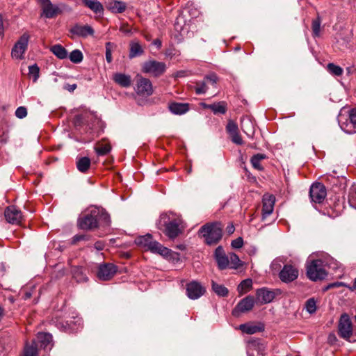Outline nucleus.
I'll list each match as a JSON object with an SVG mask.
<instances>
[{
  "instance_id": "nucleus-2",
  "label": "nucleus",
  "mask_w": 356,
  "mask_h": 356,
  "mask_svg": "<svg viewBox=\"0 0 356 356\" xmlns=\"http://www.w3.org/2000/svg\"><path fill=\"white\" fill-rule=\"evenodd\" d=\"M199 234L209 245L217 244L222 236V226L219 222L206 223L200 227Z\"/></svg>"
},
{
  "instance_id": "nucleus-12",
  "label": "nucleus",
  "mask_w": 356,
  "mask_h": 356,
  "mask_svg": "<svg viewBox=\"0 0 356 356\" xmlns=\"http://www.w3.org/2000/svg\"><path fill=\"white\" fill-rule=\"evenodd\" d=\"M299 275V270L293 265L285 264L279 273L280 280L284 283H290L296 280Z\"/></svg>"
},
{
  "instance_id": "nucleus-38",
  "label": "nucleus",
  "mask_w": 356,
  "mask_h": 356,
  "mask_svg": "<svg viewBox=\"0 0 356 356\" xmlns=\"http://www.w3.org/2000/svg\"><path fill=\"white\" fill-rule=\"evenodd\" d=\"M321 24V19L319 15H318L312 22V35L314 37H318L320 35Z\"/></svg>"
},
{
  "instance_id": "nucleus-8",
  "label": "nucleus",
  "mask_w": 356,
  "mask_h": 356,
  "mask_svg": "<svg viewBox=\"0 0 356 356\" xmlns=\"http://www.w3.org/2000/svg\"><path fill=\"white\" fill-rule=\"evenodd\" d=\"M30 35L28 32H24L19 40L14 44L11 56L15 59L22 60L24 58V54L27 50Z\"/></svg>"
},
{
  "instance_id": "nucleus-57",
  "label": "nucleus",
  "mask_w": 356,
  "mask_h": 356,
  "mask_svg": "<svg viewBox=\"0 0 356 356\" xmlns=\"http://www.w3.org/2000/svg\"><path fill=\"white\" fill-rule=\"evenodd\" d=\"M152 44L157 47V48H160L162 45V42L159 39H156L153 41Z\"/></svg>"
},
{
  "instance_id": "nucleus-46",
  "label": "nucleus",
  "mask_w": 356,
  "mask_h": 356,
  "mask_svg": "<svg viewBox=\"0 0 356 356\" xmlns=\"http://www.w3.org/2000/svg\"><path fill=\"white\" fill-rule=\"evenodd\" d=\"M230 136V138H231V140L236 144V145H242L243 141V139L241 136V135L239 134V132H236V133H234L231 135H229Z\"/></svg>"
},
{
  "instance_id": "nucleus-36",
  "label": "nucleus",
  "mask_w": 356,
  "mask_h": 356,
  "mask_svg": "<svg viewBox=\"0 0 356 356\" xmlns=\"http://www.w3.org/2000/svg\"><path fill=\"white\" fill-rule=\"evenodd\" d=\"M252 282L250 279H246L243 280L238 286V291L240 295H243L252 289Z\"/></svg>"
},
{
  "instance_id": "nucleus-11",
  "label": "nucleus",
  "mask_w": 356,
  "mask_h": 356,
  "mask_svg": "<svg viewBox=\"0 0 356 356\" xmlns=\"http://www.w3.org/2000/svg\"><path fill=\"white\" fill-rule=\"evenodd\" d=\"M136 92L137 95L143 97H147L152 95L154 89L151 81L143 77L141 75H137Z\"/></svg>"
},
{
  "instance_id": "nucleus-44",
  "label": "nucleus",
  "mask_w": 356,
  "mask_h": 356,
  "mask_svg": "<svg viewBox=\"0 0 356 356\" xmlns=\"http://www.w3.org/2000/svg\"><path fill=\"white\" fill-rule=\"evenodd\" d=\"M226 131L229 135L238 131V127L236 123L232 120H229L226 126Z\"/></svg>"
},
{
  "instance_id": "nucleus-63",
  "label": "nucleus",
  "mask_w": 356,
  "mask_h": 356,
  "mask_svg": "<svg viewBox=\"0 0 356 356\" xmlns=\"http://www.w3.org/2000/svg\"><path fill=\"white\" fill-rule=\"evenodd\" d=\"M331 338H333L334 339H336L334 334H330V335L329 336V339H330V340H331Z\"/></svg>"
},
{
  "instance_id": "nucleus-21",
  "label": "nucleus",
  "mask_w": 356,
  "mask_h": 356,
  "mask_svg": "<svg viewBox=\"0 0 356 356\" xmlns=\"http://www.w3.org/2000/svg\"><path fill=\"white\" fill-rule=\"evenodd\" d=\"M71 33L80 37L86 38L88 35H93L94 30L89 25H79L74 26L71 30Z\"/></svg>"
},
{
  "instance_id": "nucleus-22",
  "label": "nucleus",
  "mask_w": 356,
  "mask_h": 356,
  "mask_svg": "<svg viewBox=\"0 0 356 356\" xmlns=\"http://www.w3.org/2000/svg\"><path fill=\"white\" fill-rule=\"evenodd\" d=\"M37 339L41 348L51 350L52 348V336L49 333L40 332L38 334Z\"/></svg>"
},
{
  "instance_id": "nucleus-42",
  "label": "nucleus",
  "mask_w": 356,
  "mask_h": 356,
  "mask_svg": "<svg viewBox=\"0 0 356 356\" xmlns=\"http://www.w3.org/2000/svg\"><path fill=\"white\" fill-rule=\"evenodd\" d=\"M40 74V68L36 65L34 64L29 67V74L30 76L33 77V81L35 82L39 78Z\"/></svg>"
},
{
  "instance_id": "nucleus-18",
  "label": "nucleus",
  "mask_w": 356,
  "mask_h": 356,
  "mask_svg": "<svg viewBox=\"0 0 356 356\" xmlns=\"http://www.w3.org/2000/svg\"><path fill=\"white\" fill-rule=\"evenodd\" d=\"M275 197L273 195L265 194L262 199V218L270 215L274 209Z\"/></svg>"
},
{
  "instance_id": "nucleus-48",
  "label": "nucleus",
  "mask_w": 356,
  "mask_h": 356,
  "mask_svg": "<svg viewBox=\"0 0 356 356\" xmlns=\"http://www.w3.org/2000/svg\"><path fill=\"white\" fill-rule=\"evenodd\" d=\"M349 119L350 123L353 124V127L356 128V108H353L349 111Z\"/></svg>"
},
{
  "instance_id": "nucleus-3",
  "label": "nucleus",
  "mask_w": 356,
  "mask_h": 356,
  "mask_svg": "<svg viewBox=\"0 0 356 356\" xmlns=\"http://www.w3.org/2000/svg\"><path fill=\"white\" fill-rule=\"evenodd\" d=\"M135 244L145 250H149L154 253H158L162 256L167 257L170 254V250L164 247L159 242L154 241L151 234L135 237Z\"/></svg>"
},
{
  "instance_id": "nucleus-28",
  "label": "nucleus",
  "mask_w": 356,
  "mask_h": 356,
  "mask_svg": "<svg viewBox=\"0 0 356 356\" xmlns=\"http://www.w3.org/2000/svg\"><path fill=\"white\" fill-rule=\"evenodd\" d=\"M239 329L244 333L248 334H252L258 332H261L264 330L262 326L251 324H241L239 326Z\"/></svg>"
},
{
  "instance_id": "nucleus-34",
  "label": "nucleus",
  "mask_w": 356,
  "mask_h": 356,
  "mask_svg": "<svg viewBox=\"0 0 356 356\" xmlns=\"http://www.w3.org/2000/svg\"><path fill=\"white\" fill-rule=\"evenodd\" d=\"M229 260V268L233 269H238L243 266V262L240 260L238 256L235 253H229L228 256Z\"/></svg>"
},
{
  "instance_id": "nucleus-31",
  "label": "nucleus",
  "mask_w": 356,
  "mask_h": 356,
  "mask_svg": "<svg viewBox=\"0 0 356 356\" xmlns=\"http://www.w3.org/2000/svg\"><path fill=\"white\" fill-rule=\"evenodd\" d=\"M114 81L122 87H127L131 85V76L123 74L118 73L114 75Z\"/></svg>"
},
{
  "instance_id": "nucleus-10",
  "label": "nucleus",
  "mask_w": 356,
  "mask_h": 356,
  "mask_svg": "<svg viewBox=\"0 0 356 356\" xmlns=\"http://www.w3.org/2000/svg\"><path fill=\"white\" fill-rule=\"evenodd\" d=\"M218 77L215 73H211L206 75L203 81H197L195 86V92L197 95L205 94L208 90V83L213 87L216 88Z\"/></svg>"
},
{
  "instance_id": "nucleus-17",
  "label": "nucleus",
  "mask_w": 356,
  "mask_h": 356,
  "mask_svg": "<svg viewBox=\"0 0 356 356\" xmlns=\"http://www.w3.org/2000/svg\"><path fill=\"white\" fill-rule=\"evenodd\" d=\"M205 293V289L200 283L192 281L186 285V293L190 299L195 300Z\"/></svg>"
},
{
  "instance_id": "nucleus-4",
  "label": "nucleus",
  "mask_w": 356,
  "mask_h": 356,
  "mask_svg": "<svg viewBox=\"0 0 356 356\" xmlns=\"http://www.w3.org/2000/svg\"><path fill=\"white\" fill-rule=\"evenodd\" d=\"M307 276L312 281L322 280L327 276L324 262L321 259H313L307 262Z\"/></svg>"
},
{
  "instance_id": "nucleus-27",
  "label": "nucleus",
  "mask_w": 356,
  "mask_h": 356,
  "mask_svg": "<svg viewBox=\"0 0 356 356\" xmlns=\"http://www.w3.org/2000/svg\"><path fill=\"white\" fill-rule=\"evenodd\" d=\"M206 107L211 110L214 114H225L227 112V104L223 101L209 104Z\"/></svg>"
},
{
  "instance_id": "nucleus-15",
  "label": "nucleus",
  "mask_w": 356,
  "mask_h": 356,
  "mask_svg": "<svg viewBox=\"0 0 356 356\" xmlns=\"http://www.w3.org/2000/svg\"><path fill=\"white\" fill-rule=\"evenodd\" d=\"M6 221L10 224L19 225L23 219L22 211L15 206L8 207L4 211Z\"/></svg>"
},
{
  "instance_id": "nucleus-58",
  "label": "nucleus",
  "mask_w": 356,
  "mask_h": 356,
  "mask_svg": "<svg viewBox=\"0 0 356 356\" xmlns=\"http://www.w3.org/2000/svg\"><path fill=\"white\" fill-rule=\"evenodd\" d=\"M4 316V309L0 306V321Z\"/></svg>"
},
{
  "instance_id": "nucleus-56",
  "label": "nucleus",
  "mask_w": 356,
  "mask_h": 356,
  "mask_svg": "<svg viewBox=\"0 0 356 356\" xmlns=\"http://www.w3.org/2000/svg\"><path fill=\"white\" fill-rule=\"evenodd\" d=\"M130 51H129V57H134V42L131 41L129 43Z\"/></svg>"
},
{
  "instance_id": "nucleus-43",
  "label": "nucleus",
  "mask_w": 356,
  "mask_h": 356,
  "mask_svg": "<svg viewBox=\"0 0 356 356\" xmlns=\"http://www.w3.org/2000/svg\"><path fill=\"white\" fill-rule=\"evenodd\" d=\"M115 45L110 42L106 43V61L110 63L113 60L112 58V51Z\"/></svg>"
},
{
  "instance_id": "nucleus-51",
  "label": "nucleus",
  "mask_w": 356,
  "mask_h": 356,
  "mask_svg": "<svg viewBox=\"0 0 356 356\" xmlns=\"http://www.w3.org/2000/svg\"><path fill=\"white\" fill-rule=\"evenodd\" d=\"M120 31L124 34H128L131 32V28L127 24H122L120 29Z\"/></svg>"
},
{
  "instance_id": "nucleus-35",
  "label": "nucleus",
  "mask_w": 356,
  "mask_h": 356,
  "mask_svg": "<svg viewBox=\"0 0 356 356\" xmlns=\"http://www.w3.org/2000/svg\"><path fill=\"white\" fill-rule=\"evenodd\" d=\"M212 289L219 296L226 297L228 295V289L222 284H219L212 281Z\"/></svg>"
},
{
  "instance_id": "nucleus-41",
  "label": "nucleus",
  "mask_w": 356,
  "mask_h": 356,
  "mask_svg": "<svg viewBox=\"0 0 356 356\" xmlns=\"http://www.w3.org/2000/svg\"><path fill=\"white\" fill-rule=\"evenodd\" d=\"M305 307L309 314H314L316 311V302L314 298L308 299L305 305Z\"/></svg>"
},
{
  "instance_id": "nucleus-52",
  "label": "nucleus",
  "mask_w": 356,
  "mask_h": 356,
  "mask_svg": "<svg viewBox=\"0 0 356 356\" xmlns=\"http://www.w3.org/2000/svg\"><path fill=\"white\" fill-rule=\"evenodd\" d=\"M104 246H105L104 243L101 241H97L94 244L95 248L97 249V250H102L104 248Z\"/></svg>"
},
{
  "instance_id": "nucleus-16",
  "label": "nucleus",
  "mask_w": 356,
  "mask_h": 356,
  "mask_svg": "<svg viewBox=\"0 0 356 356\" xmlns=\"http://www.w3.org/2000/svg\"><path fill=\"white\" fill-rule=\"evenodd\" d=\"M254 305V300L252 296H248L242 299L232 311V315L238 317L241 313L250 311Z\"/></svg>"
},
{
  "instance_id": "nucleus-14",
  "label": "nucleus",
  "mask_w": 356,
  "mask_h": 356,
  "mask_svg": "<svg viewBox=\"0 0 356 356\" xmlns=\"http://www.w3.org/2000/svg\"><path fill=\"white\" fill-rule=\"evenodd\" d=\"M117 272V266L113 264L105 263L99 265L97 277L103 281L111 280Z\"/></svg>"
},
{
  "instance_id": "nucleus-13",
  "label": "nucleus",
  "mask_w": 356,
  "mask_h": 356,
  "mask_svg": "<svg viewBox=\"0 0 356 356\" xmlns=\"http://www.w3.org/2000/svg\"><path fill=\"white\" fill-rule=\"evenodd\" d=\"M326 195V189L323 184L316 183L312 185L309 196L312 202L320 204L323 202Z\"/></svg>"
},
{
  "instance_id": "nucleus-19",
  "label": "nucleus",
  "mask_w": 356,
  "mask_h": 356,
  "mask_svg": "<svg viewBox=\"0 0 356 356\" xmlns=\"http://www.w3.org/2000/svg\"><path fill=\"white\" fill-rule=\"evenodd\" d=\"M214 257L220 270H225L229 267V260L222 246H218L216 249Z\"/></svg>"
},
{
  "instance_id": "nucleus-39",
  "label": "nucleus",
  "mask_w": 356,
  "mask_h": 356,
  "mask_svg": "<svg viewBox=\"0 0 356 356\" xmlns=\"http://www.w3.org/2000/svg\"><path fill=\"white\" fill-rule=\"evenodd\" d=\"M70 60L74 63H79L83 60V54L79 49L73 50L69 55Z\"/></svg>"
},
{
  "instance_id": "nucleus-33",
  "label": "nucleus",
  "mask_w": 356,
  "mask_h": 356,
  "mask_svg": "<svg viewBox=\"0 0 356 356\" xmlns=\"http://www.w3.org/2000/svg\"><path fill=\"white\" fill-rule=\"evenodd\" d=\"M22 356H38L37 343L33 341L31 345L26 343Z\"/></svg>"
},
{
  "instance_id": "nucleus-23",
  "label": "nucleus",
  "mask_w": 356,
  "mask_h": 356,
  "mask_svg": "<svg viewBox=\"0 0 356 356\" xmlns=\"http://www.w3.org/2000/svg\"><path fill=\"white\" fill-rule=\"evenodd\" d=\"M257 296L258 299L261 300L262 302L268 303L275 298V294L272 291L266 289H260L257 291Z\"/></svg>"
},
{
  "instance_id": "nucleus-26",
  "label": "nucleus",
  "mask_w": 356,
  "mask_h": 356,
  "mask_svg": "<svg viewBox=\"0 0 356 356\" xmlns=\"http://www.w3.org/2000/svg\"><path fill=\"white\" fill-rule=\"evenodd\" d=\"M107 8L114 13H121L125 10L126 5L122 1H111L108 3Z\"/></svg>"
},
{
  "instance_id": "nucleus-9",
  "label": "nucleus",
  "mask_w": 356,
  "mask_h": 356,
  "mask_svg": "<svg viewBox=\"0 0 356 356\" xmlns=\"http://www.w3.org/2000/svg\"><path fill=\"white\" fill-rule=\"evenodd\" d=\"M338 330V333L340 337L346 340H350L353 334V324L347 314H343L341 316L339 321Z\"/></svg>"
},
{
  "instance_id": "nucleus-61",
  "label": "nucleus",
  "mask_w": 356,
  "mask_h": 356,
  "mask_svg": "<svg viewBox=\"0 0 356 356\" xmlns=\"http://www.w3.org/2000/svg\"><path fill=\"white\" fill-rule=\"evenodd\" d=\"M131 254L130 252H125L123 253V256H124L126 258H129L131 257Z\"/></svg>"
},
{
  "instance_id": "nucleus-32",
  "label": "nucleus",
  "mask_w": 356,
  "mask_h": 356,
  "mask_svg": "<svg viewBox=\"0 0 356 356\" xmlns=\"http://www.w3.org/2000/svg\"><path fill=\"white\" fill-rule=\"evenodd\" d=\"M90 166V159L88 157H81L76 161V168L81 172H86Z\"/></svg>"
},
{
  "instance_id": "nucleus-62",
  "label": "nucleus",
  "mask_w": 356,
  "mask_h": 356,
  "mask_svg": "<svg viewBox=\"0 0 356 356\" xmlns=\"http://www.w3.org/2000/svg\"><path fill=\"white\" fill-rule=\"evenodd\" d=\"M346 132L348 133V134H353V133H355L356 132V130H346Z\"/></svg>"
},
{
  "instance_id": "nucleus-59",
  "label": "nucleus",
  "mask_w": 356,
  "mask_h": 356,
  "mask_svg": "<svg viewBox=\"0 0 356 356\" xmlns=\"http://www.w3.org/2000/svg\"><path fill=\"white\" fill-rule=\"evenodd\" d=\"M349 289L351 290V291H354V290H356V278L353 281V285L352 286H349Z\"/></svg>"
},
{
  "instance_id": "nucleus-49",
  "label": "nucleus",
  "mask_w": 356,
  "mask_h": 356,
  "mask_svg": "<svg viewBox=\"0 0 356 356\" xmlns=\"http://www.w3.org/2000/svg\"><path fill=\"white\" fill-rule=\"evenodd\" d=\"M231 245L233 248H241L243 245V240L241 237H238L232 241Z\"/></svg>"
},
{
  "instance_id": "nucleus-55",
  "label": "nucleus",
  "mask_w": 356,
  "mask_h": 356,
  "mask_svg": "<svg viewBox=\"0 0 356 356\" xmlns=\"http://www.w3.org/2000/svg\"><path fill=\"white\" fill-rule=\"evenodd\" d=\"M76 84H67L65 86V88L70 92H73L76 88Z\"/></svg>"
},
{
  "instance_id": "nucleus-5",
  "label": "nucleus",
  "mask_w": 356,
  "mask_h": 356,
  "mask_svg": "<svg viewBox=\"0 0 356 356\" xmlns=\"http://www.w3.org/2000/svg\"><path fill=\"white\" fill-rule=\"evenodd\" d=\"M161 220L165 223L164 233L169 238L175 239L181 233L180 219L175 218L169 221V214L165 213L161 216Z\"/></svg>"
},
{
  "instance_id": "nucleus-7",
  "label": "nucleus",
  "mask_w": 356,
  "mask_h": 356,
  "mask_svg": "<svg viewBox=\"0 0 356 356\" xmlns=\"http://www.w3.org/2000/svg\"><path fill=\"white\" fill-rule=\"evenodd\" d=\"M42 15L47 18H54L67 8L65 4L54 5L50 0H39Z\"/></svg>"
},
{
  "instance_id": "nucleus-53",
  "label": "nucleus",
  "mask_w": 356,
  "mask_h": 356,
  "mask_svg": "<svg viewBox=\"0 0 356 356\" xmlns=\"http://www.w3.org/2000/svg\"><path fill=\"white\" fill-rule=\"evenodd\" d=\"M234 230H235V228H234V226L233 224H229L226 227V232L229 235L233 234Z\"/></svg>"
},
{
  "instance_id": "nucleus-47",
  "label": "nucleus",
  "mask_w": 356,
  "mask_h": 356,
  "mask_svg": "<svg viewBox=\"0 0 356 356\" xmlns=\"http://www.w3.org/2000/svg\"><path fill=\"white\" fill-rule=\"evenodd\" d=\"M89 236L86 234H76L73 236L72 239V244H76L77 242L80 241H88L89 240Z\"/></svg>"
},
{
  "instance_id": "nucleus-64",
  "label": "nucleus",
  "mask_w": 356,
  "mask_h": 356,
  "mask_svg": "<svg viewBox=\"0 0 356 356\" xmlns=\"http://www.w3.org/2000/svg\"><path fill=\"white\" fill-rule=\"evenodd\" d=\"M183 72H177V76H183Z\"/></svg>"
},
{
  "instance_id": "nucleus-45",
  "label": "nucleus",
  "mask_w": 356,
  "mask_h": 356,
  "mask_svg": "<svg viewBox=\"0 0 356 356\" xmlns=\"http://www.w3.org/2000/svg\"><path fill=\"white\" fill-rule=\"evenodd\" d=\"M15 115L19 119H22L27 115V110L24 106H19L15 111Z\"/></svg>"
},
{
  "instance_id": "nucleus-40",
  "label": "nucleus",
  "mask_w": 356,
  "mask_h": 356,
  "mask_svg": "<svg viewBox=\"0 0 356 356\" xmlns=\"http://www.w3.org/2000/svg\"><path fill=\"white\" fill-rule=\"evenodd\" d=\"M327 71L332 75L339 76L342 75L343 70V69L334 63H328L327 65Z\"/></svg>"
},
{
  "instance_id": "nucleus-54",
  "label": "nucleus",
  "mask_w": 356,
  "mask_h": 356,
  "mask_svg": "<svg viewBox=\"0 0 356 356\" xmlns=\"http://www.w3.org/2000/svg\"><path fill=\"white\" fill-rule=\"evenodd\" d=\"M0 35H4V29H3V22L2 15L0 14Z\"/></svg>"
},
{
  "instance_id": "nucleus-24",
  "label": "nucleus",
  "mask_w": 356,
  "mask_h": 356,
  "mask_svg": "<svg viewBox=\"0 0 356 356\" xmlns=\"http://www.w3.org/2000/svg\"><path fill=\"white\" fill-rule=\"evenodd\" d=\"M111 144L105 140L97 143L95 147V151L98 156L106 155L111 152Z\"/></svg>"
},
{
  "instance_id": "nucleus-20",
  "label": "nucleus",
  "mask_w": 356,
  "mask_h": 356,
  "mask_svg": "<svg viewBox=\"0 0 356 356\" xmlns=\"http://www.w3.org/2000/svg\"><path fill=\"white\" fill-rule=\"evenodd\" d=\"M169 111L175 115H183L187 113L190 109L188 103L171 102L168 104Z\"/></svg>"
},
{
  "instance_id": "nucleus-25",
  "label": "nucleus",
  "mask_w": 356,
  "mask_h": 356,
  "mask_svg": "<svg viewBox=\"0 0 356 356\" xmlns=\"http://www.w3.org/2000/svg\"><path fill=\"white\" fill-rule=\"evenodd\" d=\"M83 4L92 10L95 13H102L103 12V6L97 0H83Z\"/></svg>"
},
{
  "instance_id": "nucleus-6",
  "label": "nucleus",
  "mask_w": 356,
  "mask_h": 356,
  "mask_svg": "<svg viewBox=\"0 0 356 356\" xmlns=\"http://www.w3.org/2000/svg\"><path fill=\"white\" fill-rule=\"evenodd\" d=\"M166 70V65L163 62L150 60L144 62L141 65V72L145 74H149L155 77L161 76Z\"/></svg>"
},
{
  "instance_id": "nucleus-29",
  "label": "nucleus",
  "mask_w": 356,
  "mask_h": 356,
  "mask_svg": "<svg viewBox=\"0 0 356 356\" xmlns=\"http://www.w3.org/2000/svg\"><path fill=\"white\" fill-rule=\"evenodd\" d=\"M50 51L59 59H65L67 57V50L60 44L51 46Z\"/></svg>"
},
{
  "instance_id": "nucleus-1",
  "label": "nucleus",
  "mask_w": 356,
  "mask_h": 356,
  "mask_svg": "<svg viewBox=\"0 0 356 356\" xmlns=\"http://www.w3.org/2000/svg\"><path fill=\"white\" fill-rule=\"evenodd\" d=\"M110 216L102 207H91L78 218L77 226L83 230H92L99 227V222L110 224Z\"/></svg>"
},
{
  "instance_id": "nucleus-50",
  "label": "nucleus",
  "mask_w": 356,
  "mask_h": 356,
  "mask_svg": "<svg viewBox=\"0 0 356 356\" xmlns=\"http://www.w3.org/2000/svg\"><path fill=\"white\" fill-rule=\"evenodd\" d=\"M143 52V47L138 42H135V56H140Z\"/></svg>"
},
{
  "instance_id": "nucleus-60",
  "label": "nucleus",
  "mask_w": 356,
  "mask_h": 356,
  "mask_svg": "<svg viewBox=\"0 0 356 356\" xmlns=\"http://www.w3.org/2000/svg\"><path fill=\"white\" fill-rule=\"evenodd\" d=\"M31 297V293L30 292H26L24 293V300H27V299L30 298Z\"/></svg>"
},
{
  "instance_id": "nucleus-37",
  "label": "nucleus",
  "mask_w": 356,
  "mask_h": 356,
  "mask_svg": "<svg viewBox=\"0 0 356 356\" xmlns=\"http://www.w3.org/2000/svg\"><path fill=\"white\" fill-rule=\"evenodd\" d=\"M241 127L243 131L248 136H251L254 134V127L250 120H241Z\"/></svg>"
},
{
  "instance_id": "nucleus-30",
  "label": "nucleus",
  "mask_w": 356,
  "mask_h": 356,
  "mask_svg": "<svg viewBox=\"0 0 356 356\" xmlns=\"http://www.w3.org/2000/svg\"><path fill=\"white\" fill-rule=\"evenodd\" d=\"M265 159H266V156L264 154L259 153L253 155L250 159L252 167L259 171L263 170L264 168L261 165V161Z\"/></svg>"
}]
</instances>
